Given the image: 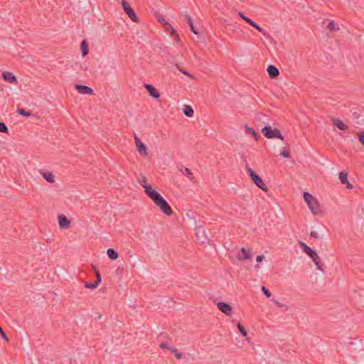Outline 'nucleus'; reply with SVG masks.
<instances>
[{
  "label": "nucleus",
  "mask_w": 364,
  "mask_h": 364,
  "mask_svg": "<svg viewBox=\"0 0 364 364\" xmlns=\"http://www.w3.org/2000/svg\"><path fill=\"white\" fill-rule=\"evenodd\" d=\"M250 25L255 28L258 31H259L262 34H266L265 31L262 29V28H261L258 24L255 23L253 21L250 22Z\"/></svg>",
  "instance_id": "nucleus-29"
},
{
  "label": "nucleus",
  "mask_w": 364,
  "mask_h": 364,
  "mask_svg": "<svg viewBox=\"0 0 364 364\" xmlns=\"http://www.w3.org/2000/svg\"><path fill=\"white\" fill-rule=\"evenodd\" d=\"M331 122L340 130L346 131L348 128L347 125H346L341 119L338 118H332Z\"/></svg>",
  "instance_id": "nucleus-16"
},
{
  "label": "nucleus",
  "mask_w": 364,
  "mask_h": 364,
  "mask_svg": "<svg viewBox=\"0 0 364 364\" xmlns=\"http://www.w3.org/2000/svg\"><path fill=\"white\" fill-rule=\"evenodd\" d=\"M345 184L346 185V187L348 188H350V189L353 188V185L351 183H350L348 181H347V183H345Z\"/></svg>",
  "instance_id": "nucleus-45"
},
{
  "label": "nucleus",
  "mask_w": 364,
  "mask_h": 364,
  "mask_svg": "<svg viewBox=\"0 0 364 364\" xmlns=\"http://www.w3.org/2000/svg\"><path fill=\"white\" fill-rule=\"evenodd\" d=\"M98 284L97 282H96L95 281L94 282H86L85 284V287L87 289H96L97 287H98Z\"/></svg>",
  "instance_id": "nucleus-27"
},
{
  "label": "nucleus",
  "mask_w": 364,
  "mask_h": 364,
  "mask_svg": "<svg viewBox=\"0 0 364 364\" xmlns=\"http://www.w3.org/2000/svg\"><path fill=\"white\" fill-rule=\"evenodd\" d=\"M252 254L250 249L245 247L241 248L240 251L237 255V258L239 260L252 259Z\"/></svg>",
  "instance_id": "nucleus-7"
},
{
  "label": "nucleus",
  "mask_w": 364,
  "mask_h": 364,
  "mask_svg": "<svg viewBox=\"0 0 364 364\" xmlns=\"http://www.w3.org/2000/svg\"><path fill=\"white\" fill-rule=\"evenodd\" d=\"M107 254L109 258L113 260L117 259L119 257L118 252L112 248L107 250Z\"/></svg>",
  "instance_id": "nucleus-18"
},
{
  "label": "nucleus",
  "mask_w": 364,
  "mask_h": 364,
  "mask_svg": "<svg viewBox=\"0 0 364 364\" xmlns=\"http://www.w3.org/2000/svg\"><path fill=\"white\" fill-rule=\"evenodd\" d=\"M135 142L137 148V151L141 154L147 155L146 146L140 141V139L135 135Z\"/></svg>",
  "instance_id": "nucleus-12"
},
{
  "label": "nucleus",
  "mask_w": 364,
  "mask_h": 364,
  "mask_svg": "<svg viewBox=\"0 0 364 364\" xmlns=\"http://www.w3.org/2000/svg\"><path fill=\"white\" fill-rule=\"evenodd\" d=\"M17 113L21 116H25V117H29L31 115V113L30 112H27L25 109H21V108L17 109Z\"/></svg>",
  "instance_id": "nucleus-30"
},
{
  "label": "nucleus",
  "mask_w": 364,
  "mask_h": 364,
  "mask_svg": "<svg viewBox=\"0 0 364 364\" xmlns=\"http://www.w3.org/2000/svg\"><path fill=\"white\" fill-rule=\"evenodd\" d=\"M58 223L59 226L64 229H68L70 225V220L63 215L58 216Z\"/></svg>",
  "instance_id": "nucleus-13"
},
{
  "label": "nucleus",
  "mask_w": 364,
  "mask_h": 364,
  "mask_svg": "<svg viewBox=\"0 0 364 364\" xmlns=\"http://www.w3.org/2000/svg\"><path fill=\"white\" fill-rule=\"evenodd\" d=\"M181 171L183 174H185V175L188 176V178H189V179H190V181H192L193 180V173H192V171H191V169H189V168H187V167H185L183 170V169H181Z\"/></svg>",
  "instance_id": "nucleus-25"
},
{
  "label": "nucleus",
  "mask_w": 364,
  "mask_h": 364,
  "mask_svg": "<svg viewBox=\"0 0 364 364\" xmlns=\"http://www.w3.org/2000/svg\"><path fill=\"white\" fill-rule=\"evenodd\" d=\"M158 21H159V22H161V23H163L164 25L168 26V28H167V29L168 30V29L170 28V29L171 30V34L172 36H173V35H174V33H175V30L173 29V28L172 27V26H171V25H170V24L168 23V21H166L163 17H159V18H158Z\"/></svg>",
  "instance_id": "nucleus-23"
},
{
  "label": "nucleus",
  "mask_w": 364,
  "mask_h": 364,
  "mask_svg": "<svg viewBox=\"0 0 364 364\" xmlns=\"http://www.w3.org/2000/svg\"><path fill=\"white\" fill-rule=\"evenodd\" d=\"M39 172L48 183H53L55 182V176L51 172L45 169L40 170Z\"/></svg>",
  "instance_id": "nucleus-11"
},
{
  "label": "nucleus",
  "mask_w": 364,
  "mask_h": 364,
  "mask_svg": "<svg viewBox=\"0 0 364 364\" xmlns=\"http://www.w3.org/2000/svg\"><path fill=\"white\" fill-rule=\"evenodd\" d=\"M357 134L360 142L364 145V132H359Z\"/></svg>",
  "instance_id": "nucleus-35"
},
{
  "label": "nucleus",
  "mask_w": 364,
  "mask_h": 364,
  "mask_svg": "<svg viewBox=\"0 0 364 364\" xmlns=\"http://www.w3.org/2000/svg\"><path fill=\"white\" fill-rule=\"evenodd\" d=\"M144 87L146 88V90L149 92V95L157 99L160 97V93L155 89V87L150 85V84H144Z\"/></svg>",
  "instance_id": "nucleus-10"
},
{
  "label": "nucleus",
  "mask_w": 364,
  "mask_h": 364,
  "mask_svg": "<svg viewBox=\"0 0 364 364\" xmlns=\"http://www.w3.org/2000/svg\"><path fill=\"white\" fill-rule=\"evenodd\" d=\"M122 5L124 12L128 15V16L134 21L138 22L139 19L137 16L136 15L134 11L130 6L129 3L125 0H122Z\"/></svg>",
  "instance_id": "nucleus-6"
},
{
  "label": "nucleus",
  "mask_w": 364,
  "mask_h": 364,
  "mask_svg": "<svg viewBox=\"0 0 364 364\" xmlns=\"http://www.w3.org/2000/svg\"><path fill=\"white\" fill-rule=\"evenodd\" d=\"M217 306L220 311L226 315H230L232 311V307L230 304L225 302H218Z\"/></svg>",
  "instance_id": "nucleus-8"
},
{
  "label": "nucleus",
  "mask_w": 364,
  "mask_h": 364,
  "mask_svg": "<svg viewBox=\"0 0 364 364\" xmlns=\"http://www.w3.org/2000/svg\"><path fill=\"white\" fill-rule=\"evenodd\" d=\"M0 132L2 133H7L8 132V128L6 125L4 123L0 122Z\"/></svg>",
  "instance_id": "nucleus-32"
},
{
  "label": "nucleus",
  "mask_w": 364,
  "mask_h": 364,
  "mask_svg": "<svg viewBox=\"0 0 364 364\" xmlns=\"http://www.w3.org/2000/svg\"><path fill=\"white\" fill-rule=\"evenodd\" d=\"M327 28L331 31H336V30H338V26H337V24L334 22V21H331L328 26H327Z\"/></svg>",
  "instance_id": "nucleus-28"
},
{
  "label": "nucleus",
  "mask_w": 364,
  "mask_h": 364,
  "mask_svg": "<svg viewBox=\"0 0 364 364\" xmlns=\"http://www.w3.org/2000/svg\"><path fill=\"white\" fill-rule=\"evenodd\" d=\"M262 134L267 139L277 138L284 140V136L282 135L278 129H272L271 126L267 125L262 129Z\"/></svg>",
  "instance_id": "nucleus-4"
},
{
  "label": "nucleus",
  "mask_w": 364,
  "mask_h": 364,
  "mask_svg": "<svg viewBox=\"0 0 364 364\" xmlns=\"http://www.w3.org/2000/svg\"><path fill=\"white\" fill-rule=\"evenodd\" d=\"M247 172L249 173L252 181L264 191H267L268 188L264 183L262 178L249 166L246 167Z\"/></svg>",
  "instance_id": "nucleus-5"
},
{
  "label": "nucleus",
  "mask_w": 364,
  "mask_h": 364,
  "mask_svg": "<svg viewBox=\"0 0 364 364\" xmlns=\"http://www.w3.org/2000/svg\"><path fill=\"white\" fill-rule=\"evenodd\" d=\"M238 16H239L241 18H242L243 20H245V21L247 23H249V24H250V21H252V20H251L250 18H247V16H245L244 15V14H243L242 12H241V11H239V12H238Z\"/></svg>",
  "instance_id": "nucleus-33"
},
{
  "label": "nucleus",
  "mask_w": 364,
  "mask_h": 364,
  "mask_svg": "<svg viewBox=\"0 0 364 364\" xmlns=\"http://www.w3.org/2000/svg\"><path fill=\"white\" fill-rule=\"evenodd\" d=\"M193 109L191 105H185L183 108V114L188 117H191L193 115Z\"/></svg>",
  "instance_id": "nucleus-20"
},
{
  "label": "nucleus",
  "mask_w": 364,
  "mask_h": 364,
  "mask_svg": "<svg viewBox=\"0 0 364 364\" xmlns=\"http://www.w3.org/2000/svg\"><path fill=\"white\" fill-rule=\"evenodd\" d=\"M280 155L284 158L290 157L289 152L287 150H283L282 151H281Z\"/></svg>",
  "instance_id": "nucleus-37"
},
{
  "label": "nucleus",
  "mask_w": 364,
  "mask_h": 364,
  "mask_svg": "<svg viewBox=\"0 0 364 364\" xmlns=\"http://www.w3.org/2000/svg\"><path fill=\"white\" fill-rule=\"evenodd\" d=\"M237 328L239 329L240 333L242 335V336L246 337L247 336V331L245 329V328L241 325V323H237Z\"/></svg>",
  "instance_id": "nucleus-31"
},
{
  "label": "nucleus",
  "mask_w": 364,
  "mask_h": 364,
  "mask_svg": "<svg viewBox=\"0 0 364 364\" xmlns=\"http://www.w3.org/2000/svg\"><path fill=\"white\" fill-rule=\"evenodd\" d=\"M96 277L97 279L95 282H97V284H99L101 282V276L98 272L96 273Z\"/></svg>",
  "instance_id": "nucleus-43"
},
{
  "label": "nucleus",
  "mask_w": 364,
  "mask_h": 364,
  "mask_svg": "<svg viewBox=\"0 0 364 364\" xmlns=\"http://www.w3.org/2000/svg\"><path fill=\"white\" fill-rule=\"evenodd\" d=\"M264 257L262 255H258V256L257 257V258H256V261H257V262H262V260L264 259Z\"/></svg>",
  "instance_id": "nucleus-42"
},
{
  "label": "nucleus",
  "mask_w": 364,
  "mask_h": 364,
  "mask_svg": "<svg viewBox=\"0 0 364 364\" xmlns=\"http://www.w3.org/2000/svg\"><path fill=\"white\" fill-rule=\"evenodd\" d=\"M171 350L173 352V353H177L176 352V348H173L171 349Z\"/></svg>",
  "instance_id": "nucleus-46"
},
{
  "label": "nucleus",
  "mask_w": 364,
  "mask_h": 364,
  "mask_svg": "<svg viewBox=\"0 0 364 364\" xmlns=\"http://www.w3.org/2000/svg\"><path fill=\"white\" fill-rule=\"evenodd\" d=\"M310 235L314 238H318V234L316 231H311Z\"/></svg>",
  "instance_id": "nucleus-41"
},
{
  "label": "nucleus",
  "mask_w": 364,
  "mask_h": 364,
  "mask_svg": "<svg viewBox=\"0 0 364 364\" xmlns=\"http://www.w3.org/2000/svg\"><path fill=\"white\" fill-rule=\"evenodd\" d=\"M245 130L247 134L252 135L256 140L258 139V135L253 128L248 126H245Z\"/></svg>",
  "instance_id": "nucleus-24"
},
{
  "label": "nucleus",
  "mask_w": 364,
  "mask_h": 364,
  "mask_svg": "<svg viewBox=\"0 0 364 364\" xmlns=\"http://www.w3.org/2000/svg\"><path fill=\"white\" fill-rule=\"evenodd\" d=\"M149 197L154 201L161 210L167 215H171L173 211L166 200L157 192L149 191Z\"/></svg>",
  "instance_id": "nucleus-1"
},
{
  "label": "nucleus",
  "mask_w": 364,
  "mask_h": 364,
  "mask_svg": "<svg viewBox=\"0 0 364 364\" xmlns=\"http://www.w3.org/2000/svg\"><path fill=\"white\" fill-rule=\"evenodd\" d=\"M262 291L267 298H269L271 296L270 291L265 287H262Z\"/></svg>",
  "instance_id": "nucleus-34"
},
{
  "label": "nucleus",
  "mask_w": 364,
  "mask_h": 364,
  "mask_svg": "<svg viewBox=\"0 0 364 364\" xmlns=\"http://www.w3.org/2000/svg\"><path fill=\"white\" fill-rule=\"evenodd\" d=\"M159 347L162 349H167V350H169L171 349L170 347H169V345L167 342H163L161 343L160 345H159Z\"/></svg>",
  "instance_id": "nucleus-36"
},
{
  "label": "nucleus",
  "mask_w": 364,
  "mask_h": 364,
  "mask_svg": "<svg viewBox=\"0 0 364 364\" xmlns=\"http://www.w3.org/2000/svg\"><path fill=\"white\" fill-rule=\"evenodd\" d=\"M360 114L358 112H353L352 114V117L353 119L356 120V124L359 125H362L364 124V119H360Z\"/></svg>",
  "instance_id": "nucleus-22"
},
{
  "label": "nucleus",
  "mask_w": 364,
  "mask_h": 364,
  "mask_svg": "<svg viewBox=\"0 0 364 364\" xmlns=\"http://www.w3.org/2000/svg\"><path fill=\"white\" fill-rule=\"evenodd\" d=\"M140 184L144 188V192L149 196V191H156L152 187L147 183L146 178L145 176L141 177V180L139 181Z\"/></svg>",
  "instance_id": "nucleus-15"
},
{
  "label": "nucleus",
  "mask_w": 364,
  "mask_h": 364,
  "mask_svg": "<svg viewBox=\"0 0 364 364\" xmlns=\"http://www.w3.org/2000/svg\"><path fill=\"white\" fill-rule=\"evenodd\" d=\"M0 333L1 335V337L6 340V341H8V337L6 335V333H4V331H3V329L1 328V327L0 326Z\"/></svg>",
  "instance_id": "nucleus-39"
},
{
  "label": "nucleus",
  "mask_w": 364,
  "mask_h": 364,
  "mask_svg": "<svg viewBox=\"0 0 364 364\" xmlns=\"http://www.w3.org/2000/svg\"><path fill=\"white\" fill-rule=\"evenodd\" d=\"M186 18L188 24L189 25V26L191 28V31L196 35L198 34V32L195 29V27L193 26V21H192L191 16L188 14H186Z\"/></svg>",
  "instance_id": "nucleus-21"
},
{
  "label": "nucleus",
  "mask_w": 364,
  "mask_h": 364,
  "mask_svg": "<svg viewBox=\"0 0 364 364\" xmlns=\"http://www.w3.org/2000/svg\"><path fill=\"white\" fill-rule=\"evenodd\" d=\"M80 48H81V50H82V57H85L88 53V45L85 40H83L81 42Z\"/></svg>",
  "instance_id": "nucleus-19"
},
{
  "label": "nucleus",
  "mask_w": 364,
  "mask_h": 364,
  "mask_svg": "<svg viewBox=\"0 0 364 364\" xmlns=\"http://www.w3.org/2000/svg\"><path fill=\"white\" fill-rule=\"evenodd\" d=\"M300 247L303 250V251L309 256L310 258L312 259L315 265L316 266L318 269L323 271L321 267L323 263L321 262L319 256L310 247L306 245L304 242L299 241V242Z\"/></svg>",
  "instance_id": "nucleus-2"
},
{
  "label": "nucleus",
  "mask_w": 364,
  "mask_h": 364,
  "mask_svg": "<svg viewBox=\"0 0 364 364\" xmlns=\"http://www.w3.org/2000/svg\"><path fill=\"white\" fill-rule=\"evenodd\" d=\"M304 198L313 214L318 215L321 213L320 205L316 198L309 193L305 192L304 193Z\"/></svg>",
  "instance_id": "nucleus-3"
},
{
  "label": "nucleus",
  "mask_w": 364,
  "mask_h": 364,
  "mask_svg": "<svg viewBox=\"0 0 364 364\" xmlns=\"http://www.w3.org/2000/svg\"><path fill=\"white\" fill-rule=\"evenodd\" d=\"M76 90L80 93L83 95H93L94 92L92 88L82 85H76Z\"/></svg>",
  "instance_id": "nucleus-9"
},
{
  "label": "nucleus",
  "mask_w": 364,
  "mask_h": 364,
  "mask_svg": "<svg viewBox=\"0 0 364 364\" xmlns=\"http://www.w3.org/2000/svg\"><path fill=\"white\" fill-rule=\"evenodd\" d=\"M177 68L183 74H185L186 75L190 77H193V76L189 73H188L187 71L183 70L182 68H179L178 65H177Z\"/></svg>",
  "instance_id": "nucleus-38"
},
{
  "label": "nucleus",
  "mask_w": 364,
  "mask_h": 364,
  "mask_svg": "<svg viewBox=\"0 0 364 364\" xmlns=\"http://www.w3.org/2000/svg\"><path fill=\"white\" fill-rule=\"evenodd\" d=\"M272 301L278 306V307H284L285 305L284 304L280 303L279 301L275 299H272Z\"/></svg>",
  "instance_id": "nucleus-40"
},
{
  "label": "nucleus",
  "mask_w": 364,
  "mask_h": 364,
  "mask_svg": "<svg viewBox=\"0 0 364 364\" xmlns=\"http://www.w3.org/2000/svg\"><path fill=\"white\" fill-rule=\"evenodd\" d=\"M175 356L178 358V359H180L182 358L183 356V354L182 353H179V352H177L175 353Z\"/></svg>",
  "instance_id": "nucleus-44"
},
{
  "label": "nucleus",
  "mask_w": 364,
  "mask_h": 364,
  "mask_svg": "<svg viewBox=\"0 0 364 364\" xmlns=\"http://www.w3.org/2000/svg\"><path fill=\"white\" fill-rule=\"evenodd\" d=\"M339 179L341 181V183L342 184L347 183V173L344 172H340L339 173Z\"/></svg>",
  "instance_id": "nucleus-26"
},
{
  "label": "nucleus",
  "mask_w": 364,
  "mask_h": 364,
  "mask_svg": "<svg viewBox=\"0 0 364 364\" xmlns=\"http://www.w3.org/2000/svg\"><path fill=\"white\" fill-rule=\"evenodd\" d=\"M2 77L5 81L9 83H14L17 81L16 76L11 72H4L2 73Z\"/></svg>",
  "instance_id": "nucleus-14"
},
{
  "label": "nucleus",
  "mask_w": 364,
  "mask_h": 364,
  "mask_svg": "<svg viewBox=\"0 0 364 364\" xmlns=\"http://www.w3.org/2000/svg\"><path fill=\"white\" fill-rule=\"evenodd\" d=\"M267 73L269 75L272 77L275 78L279 76V71L277 68H276L274 65H270L267 68Z\"/></svg>",
  "instance_id": "nucleus-17"
}]
</instances>
